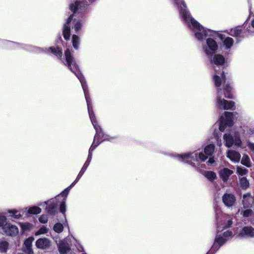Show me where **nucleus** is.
<instances>
[{"mask_svg": "<svg viewBox=\"0 0 254 254\" xmlns=\"http://www.w3.org/2000/svg\"><path fill=\"white\" fill-rule=\"evenodd\" d=\"M66 63L69 69L75 75L79 80L84 93L85 99L86 101L88 111L89 115L95 129L96 134L93 143L89 150V154L87 159L85 163H87L89 165L92 159V151L103 141L107 140V138L104 136V134L102 131V129L99 126L97 125V121L95 120V117L92 110V107L91 103V99L89 97L87 86L86 81L81 74L77 65L76 64L73 58H65Z\"/></svg>", "mask_w": 254, "mask_h": 254, "instance_id": "obj_1", "label": "nucleus"}, {"mask_svg": "<svg viewBox=\"0 0 254 254\" xmlns=\"http://www.w3.org/2000/svg\"><path fill=\"white\" fill-rule=\"evenodd\" d=\"M212 63L215 65L214 66L215 73L213 75V80L215 85L218 88L217 98L216 99V105L217 108L223 110L234 109L235 103L233 101H228L222 98L223 91L220 88L222 83H224V93L225 97L227 98H233L231 93L232 87L228 83H226V77L223 71H219L216 66L223 64L225 63V59L222 55H215L211 60Z\"/></svg>", "mask_w": 254, "mask_h": 254, "instance_id": "obj_2", "label": "nucleus"}, {"mask_svg": "<svg viewBox=\"0 0 254 254\" xmlns=\"http://www.w3.org/2000/svg\"><path fill=\"white\" fill-rule=\"evenodd\" d=\"M94 0H84L83 2L76 0L74 4L70 5V9L73 11V14L70 15L67 20L66 23L64 25L63 29V35L65 40H68L70 38V26L73 25L72 29L75 32L79 31L82 27V24L79 20H76L75 18L77 13H79L84 10L88 5L89 3L92 2Z\"/></svg>", "mask_w": 254, "mask_h": 254, "instance_id": "obj_3", "label": "nucleus"}, {"mask_svg": "<svg viewBox=\"0 0 254 254\" xmlns=\"http://www.w3.org/2000/svg\"><path fill=\"white\" fill-rule=\"evenodd\" d=\"M215 146L214 144H209L207 145L204 151L205 154L202 152H195L193 153H188L178 156L183 161L189 163L193 167H196L198 165V162L201 161H205L208 156H211L214 152Z\"/></svg>", "mask_w": 254, "mask_h": 254, "instance_id": "obj_4", "label": "nucleus"}, {"mask_svg": "<svg viewBox=\"0 0 254 254\" xmlns=\"http://www.w3.org/2000/svg\"><path fill=\"white\" fill-rule=\"evenodd\" d=\"M221 211L216 210V217L217 222L218 231H222L224 228L230 227L233 224L232 217L229 215L223 214L219 217Z\"/></svg>", "mask_w": 254, "mask_h": 254, "instance_id": "obj_5", "label": "nucleus"}, {"mask_svg": "<svg viewBox=\"0 0 254 254\" xmlns=\"http://www.w3.org/2000/svg\"><path fill=\"white\" fill-rule=\"evenodd\" d=\"M217 34H215L213 37H209L206 39V43L202 47L203 50L208 56H211L218 49V45L216 42L213 39Z\"/></svg>", "mask_w": 254, "mask_h": 254, "instance_id": "obj_6", "label": "nucleus"}, {"mask_svg": "<svg viewBox=\"0 0 254 254\" xmlns=\"http://www.w3.org/2000/svg\"><path fill=\"white\" fill-rule=\"evenodd\" d=\"M233 113L226 112L224 116H222L220 118L219 123V130L223 131L227 126L233 125L232 118Z\"/></svg>", "mask_w": 254, "mask_h": 254, "instance_id": "obj_7", "label": "nucleus"}, {"mask_svg": "<svg viewBox=\"0 0 254 254\" xmlns=\"http://www.w3.org/2000/svg\"><path fill=\"white\" fill-rule=\"evenodd\" d=\"M223 138L225 141V145L228 147H231L233 144L239 146L241 143L238 134L236 133L234 138L230 134H225Z\"/></svg>", "mask_w": 254, "mask_h": 254, "instance_id": "obj_8", "label": "nucleus"}, {"mask_svg": "<svg viewBox=\"0 0 254 254\" xmlns=\"http://www.w3.org/2000/svg\"><path fill=\"white\" fill-rule=\"evenodd\" d=\"M222 200L225 206L228 207H230L234 205L236 199L233 194L226 193L222 197Z\"/></svg>", "mask_w": 254, "mask_h": 254, "instance_id": "obj_9", "label": "nucleus"}, {"mask_svg": "<svg viewBox=\"0 0 254 254\" xmlns=\"http://www.w3.org/2000/svg\"><path fill=\"white\" fill-rule=\"evenodd\" d=\"M232 235V232L227 231L224 233L223 237H218L217 236L216 238L214 245L212 247V250L215 248L216 245H218L220 247L224 244L228 240L227 238L231 236Z\"/></svg>", "mask_w": 254, "mask_h": 254, "instance_id": "obj_10", "label": "nucleus"}, {"mask_svg": "<svg viewBox=\"0 0 254 254\" xmlns=\"http://www.w3.org/2000/svg\"><path fill=\"white\" fill-rule=\"evenodd\" d=\"M2 229L4 232L9 236H15L18 233V228L16 226L11 225L9 223H6L3 227Z\"/></svg>", "mask_w": 254, "mask_h": 254, "instance_id": "obj_11", "label": "nucleus"}, {"mask_svg": "<svg viewBox=\"0 0 254 254\" xmlns=\"http://www.w3.org/2000/svg\"><path fill=\"white\" fill-rule=\"evenodd\" d=\"M35 245L38 249H47L50 247L51 241L46 238H40L36 241Z\"/></svg>", "mask_w": 254, "mask_h": 254, "instance_id": "obj_12", "label": "nucleus"}, {"mask_svg": "<svg viewBox=\"0 0 254 254\" xmlns=\"http://www.w3.org/2000/svg\"><path fill=\"white\" fill-rule=\"evenodd\" d=\"M216 34L218 35V36L221 40H223V44L226 49L229 50L232 47L234 44V40L231 37L224 38L223 35L221 33H216Z\"/></svg>", "mask_w": 254, "mask_h": 254, "instance_id": "obj_13", "label": "nucleus"}, {"mask_svg": "<svg viewBox=\"0 0 254 254\" xmlns=\"http://www.w3.org/2000/svg\"><path fill=\"white\" fill-rule=\"evenodd\" d=\"M34 238L33 237H30L27 239L24 243V251L27 254H33V251L32 249V245Z\"/></svg>", "mask_w": 254, "mask_h": 254, "instance_id": "obj_14", "label": "nucleus"}, {"mask_svg": "<svg viewBox=\"0 0 254 254\" xmlns=\"http://www.w3.org/2000/svg\"><path fill=\"white\" fill-rule=\"evenodd\" d=\"M233 173V171L227 168H224L219 171V175L223 182H226L229 177Z\"/></svg>", "mask_w": 254, "mask_h": 254, "instance_id": "obj_15", "label": "nucleus"}, {"mask_svg": "<svg viewBox=\"0 0 254 254\" xmlns=\"http://www.w3.org/2000/svg\"><path fill=\"white\" fill-rule=\"evenodd\" d=\"M242 202L244 207L248 208L254 202V198L250 193H247L243 195Z\"/></svg>", "mask_w": 254, "mask_h": 254, "instance_id": "obj_16", "label": "nucleus"}, {"mask_svg": "<svg viewBox=\"0 0 254 254\" xmlns=\"http://www.w3.org/2000/svg\"><path fill=\"white\" fill-rule=\"evenodd\" d=\"M227 157L234 162H238L241 158L240 154L234 150H229L227 152Z\"/></svg>", "mask_w": 254, "mask_h": 254, "instance_id": "obj_17", "label": "nucleus"}, {"mask_svg": "<svg viewBox=\"0 0 254 254\" xmlns=\"http://www.w3.org/2000/svg\"><path fill=\"white\" fill-rule=\"evenodd\" d=\"M242 237H254V228L252 227H244L239 234Z\"/></svg>", "mask_w": 254, "mask_h": 254, "instance_id": "obj_18", "label": "nucleus"}, {"mask_svg": "<svg viewBox=\"0 0 254 254\" xmlns=\"http://www.w3.org/2000/svg\"><path fill=\"white\" fill-rule=\"evenodd\" d=\"M69 245L66 240L61 241L59 245V250L61 254H65L69 251Z\"/></svg>", "mask_w": 254, "mask_h": 254, "instance_id": "obj_19", "label": "nucleus"}, {"mask_svg": "<svg viewBox=\"0 0 254 254\" xmlns=\"http://www.w3.org/2000/svg\"><path fill=\"white\" fill-rule=\"evenodd\" d=\"M68 192L66 190H64L60 195L58 196L57 197H60L62 196L63 197V200L61 204H60V211L63 213H64L66 210L65 209V198L68 194Z\"/></svg>", "mask_w": 254, "mask_h": 254, "instance_id": "obj_20", "label": "nucleus"}, {"mask_svg": "<svg viewBox=\"0 0 254 254\" xmlns=\"http://www.w3.org/2000/svg\"><path fill=\"white\" fill-rule=\"evenodd\" d=\"M58 203L56 202V199H52L50 201V204H49L48 207L47 208V211L51 214L53 213Z\"/></svg>", "mask_w": 254, "mask_h": 254, "instance_id": "obj_21", "label": "nucleus"}, {"mask_svg": "<svg viewBox=\"0 0 254 254\" xmlns=\"http://www.w3.org/2000/svg\"><path fill=\"white\" fill-rule=\"evenodd\" d=\"M241 163L247 167H250L252 166V163L250 157L246 154H244L241 160Z\"/></svg>", "mask_w": 254, "mask_h": 254, "instance_id": "obj_22", "label": "nucleus"}, {"mask_svg": "<svg viewBox=\"0 0 254 254\" xmlns=\"http://www.w3.org/2000/svg\"><path fill=\"white\" fill-rule=\"evenodd\" d=\"M242 31V29L240 26H237L234 28L231 29L229 32V34L232 36H237Z\"/></svg>", "mask_w": 254, "mask_h": 254, "instance_id": "obj_23", "label": "nucleus"}, {"mask_svg": "<svg viewBox=\"0 0 254 254\" xmlns=\"http://www.w3.org/2000/svg\"><path fill=\"white\" fill-rule=\"evenodd\" d=\"M51 52L54 54L55 56L61 58L63 55L62 50L59 48H55L51 47L49 49Z\"/></svg>", "mask_w": 254, "mask_h": 254, "instance_id": "obj_24", "label": "nucleus"}, {"mask_svg": "<svg viewBox=\"0 0 254 254\" xmlns=\"http://www.w3.org/2000/svg\"><path fill=\"white\" fill-rule=\"evenodd\" d=\"M239 182L242 189H247L249 187V182L246 177L240 178Z\"/></svg>", "mask_w": 254, "mask_h": 254, "instance_id": "obj_25", "label": "nucleus"}, {"mask_svg": "<svg viewBox=\"0 0 254 254\" xmlns=\"http://www.w3.org/2000/svg\"><path fill=\"white\" fill-rule=\"evenodd\" d=\"M204 175L210 181H213L216 178V174L212 171H206L204 172Z\"/></svg>", "mask_w": 254, "mask_h": 254, "instance_id": "obj_26", "label": "nucleus"}, {"mask_svg": "<svg viewBox=\"0 0 254 254\" xmlns=\"http://www.w3.org/2000/svg\"><path fill=\"white\" fill-rule=\"evenodd\" d=\"M49 231L48 228L45 226H42L35 233V235L37 236L40 235L47 234Z\"/></svg>", "mask_w": 254, "mask_h": 254, "instance_id": "obj_27", "label": "nucleus"}, {"mask_svg": "<svg viewBox=\"0 0 254 254\" xmlns=\"http://www.w3.org/2000/svg\"><path fill=\"white\" fill-rule=\"evenodd\" d=\"M72 45L74 49H77L79 47V38L77 36L75 35H73L72 36Z\"/></svg>", "mask_w": 254, "mask_h": 254, "instance_id": "obj_28", "label": "nucleus"}, {"mask_svg": "<svg viewBox=\"0 0 254 254\" xmlns=\"http://www.w3.org/2000/svg\"><path fill=\"white\" fill-rule=\"evenodd\" d=\"M41 209L39 207L33 206L29 208L28 212L29 213L37 214L41 212Z\"/></svg>", "mask_w": 254, "mask_h": 254, "instance_id": "obj_29", "label": "nucleus"}, {"mask_svg": "<svg viewBox=\"0 0 254 254\" xmlns=\"http://www.w3.org/2000/svg\"><path fill=\"white\" fill-rule=\"evenodd\" d=\"M248 172V170L244 167L238 166L237 167V173L241 176L246 175Z\"/></svg>", "mask_w": 254, "mask_h": 254, "instance_id": "obj_30", "label": "nucleus"}, {"mask_svg": "<svg viewBox=\"0 0 254 254\" xmlns=\"http://www.w3.org/2000/svg\"><path fill=\"white\" fill-rule=\"evenodd\" d=\"M8 244L6 241L0 242V252L1 253L5 252L8 248Z\"/></svg>", "mask_w": 254, "mask_h": 254, "instance_id": "obj_31", "label": "nucleus"}, {"mask_svg": "<svg viewBox=\"0 0 254 254\" xmlns=\"http://www.w3.org/2000/svg\"><path fill=\"white\" fill-rule=\"evenodd\" d=\"M89 165L87 163H84L83 165L82 168H81L80 172L79 173L77 177V181H79V179L81 178L83 174L84 173L85 171H86V169L87 168L88 166Z\"/></svg>", "mask_w": 254, "mask_h": 254, "instance_id": "obj_32", "label": "nucleus"}, {"mask_svg": "<svg viewBox=\"0 0 254 254\" xmlns=\"http://www.w3.org/2000/svg\"><path fill=\"white\" fill-rule=\"evenodd\" d=\"M53 229L56 232L60 233L63 231L64 227L62 224L57 223L54 225Z\"/></svg>", "mask_w": 254, "mask_h": 254, "instance_id": "obj_33", "label": "nucleus"}, {"mask_svg": "<svg viewBox=\"0 0 254 254\" xmlns=\"http://www.w3.org/2000/svg\"><path fill=\"white\" fill-rule=\"evenodd\" d=\"M21 227L23 231H27L31 230L33 227V225L29 223H22Z\"/></svg>", "mask_w": 254, "mask_h": 254, "instance_id": "obj_34", "label": "nucleus"}, {"mask_svg": "<svg viewBox=\"0 0 254 254\" xmlns=\"http://www.w3.org/2000/svg\"><path fill=\"white\" fill-rule=\"evenodd\" d=\"M8 212L11 214V216L14 218L18 219L21 217L20 213L16 210H10Z\"/></svg>", "mask_w": 254, "mask_h": 254, "instance_id": "obj_35", "label": "nucleus"}, {"mask_svg": "<svg viewBox=\"0 0 254 254\" xmlns=\"http://www.w3.org/2000/svg\"><path fill=\"white\" fill-rule=\"evenodd\" d=\"M6 219L5 216L2 215H0V227H1L3 228V227L6 224Z\"/></svg>", "mask_w": 254, "mask_h": 254, "instance_id": "obj_36", "label": "nucleus"}, {"mask_svg": "<svg viewBox=\"0 0 254 254\" xmlns=\"http://www.w3.org/2000/svg\"><path fill=\"white\" fill-rule=\"evenodd\" d=\"M253 212L251 209H247L243 211L244 217H249L252 215Z\"/></svg>", "mask_w": 254, "mask_h": 254, "instance_id": "obj_37", "label": "nucleus"}, {"mask_svg": "<svg viewBox=\"0 0 254 254\" xmlns=\"http://www.w3.org/2000/svg\"><path fill=\"white\" fill-rule=\"evenodd\" d=\"M40 222L42 223H46L48 221V217L46 215H42L39 219Z\"/></svg>", "mask_w": 254, "mask_h": 254, "instance_id": "obj_38", "label": "nucleus"}, {"mask_svg": "<svg viewBox=\"0 0 254 254\" xmlns=\"http://www.w3.org/2000/svg\"><path fill=\"white\" fill-rule=\"evenodd\" d=\"M248 146L251 150L254 151V143L249 142L248 144Z\"/></svg>", "mask_w": 254, "mask_h": 254, "instance_id": "obj_39", "label": "nucleus"}, {"mask_svg": "<svg viewBox=\"0 0 254 254\" xmlns=\"http://www.w3.org/2000/svg\"><path fill=\"white\" fill-rule=\"evenodd\" d=\"M32 51L36 53H40L42 52V50L39 48L33 47Z\"/></svg>", "mask_w": 254, "mask_h": 254, "instance_id": "obj_40", "label": "nucleus"}, {"mask_svg": "<svg viewBox=\"0 0 254 254\" xmlns=\"http://www.w3.org/2000/svg\"><path fill=\"white\" fill-rule=\"evenodd\" d=\"M218 245H216V246L215 248L212 250V248H211L210 251L209 252V253H207V254H209V253H211L212 251H216L220 247L219 246L218 247Z\"/></svg>", "mask_w": 254, "mask_h": 254, "instance_id": "obj_41", "label": "nucleus"}, {"mask_svg": "<svg viewBox=\"0 0 254 254\" xmlns=\"http://www.w3.org/2000/svg\"><path fill=\"white\" fill-rule=\"evenodd\" d=\"M214 162H215V160L213 158H209V159L208 160V163H209L210 164H212L214 163Z\"/></svg>", "mask_w": 254, "mask_h": 254, "instance_id": "obj_42", "label": "nucleus"}, {"mask_svg": "<svg viewBox=\"0 0 254 254\" xmlns=\"http://www.w3.org/2000/svg\"><path fill=\"white\" fill-rule=\"evenodd\" d=\"M78 181H77V178L75 179V180L71 184V185L70 186V187H72L74 186L78 182Z\"/></svg>", "mask_w": 254, "mask_h": 254, "instance_id": "obj_43", "label": "nucleus"}, {"mask_svg": "<svg viewBox=\"0 0 254 254\" xmlns=\"http://www.w3.org/2000/svg\"><path fill=\"white\" fill-rule=\"evenodd\" d=\"M251 24L253 27L254 28V18L252 20Z\"/></svg>", "mask_w": 254, "mask_h": 254, "instance_id": "obj_44", "label": "nucleus"}, {"mask_svg": "<svg viewBox=\"0 0 254 254\" xmlns=\"http://www.w3.org/2000/svg\"><path fill=\"white\" fill-rule=\"evenodd\" d=\"M65 222H66V223H67V221H66V220H65ZM66 224H67V225L68 226L67 223H66Z\"/></svg>", "mask_w": 254, "mask_h": 254, "instance_id": "obj_45", "label": "nucleus"}]
</instances>
